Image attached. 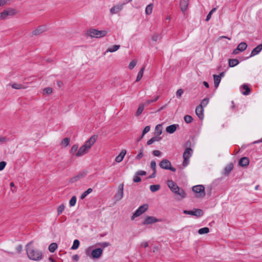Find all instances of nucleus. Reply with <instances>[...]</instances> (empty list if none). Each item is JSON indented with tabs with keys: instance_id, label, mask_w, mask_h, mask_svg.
<instances>
[{
	"instance_id": "nucleus-22",
	"label": "nucleus",
	"mask_w": 262,
	"mask_h": 262,
	"mask_svg": "<svg viewBox=\"0 0 262 262\" xmlns=\"http://www.w3.org/2000/svg\"><path fill=\"white\" fill-rule=\"evenodd\" d=\"M249 163V160L247 157H243L239 161V165L242 167L248 166Z\"/></svg>"
},
{
	"instance_id": "nucleus-31",
	"label": "nucleus",
	"mask_w": 262,
	"mask_h": 262,
	"mask_svg": "<svg viewBox=\"0 0 262 262\" xmlns=\"http://www.w3.org/2000/svg\"><path fill=\"white\" fill-rule=\"evenodd\" d=\"M162 133V128L160 124L156 126L155 128V134L157 136H160Z\"/></svg>"
},
{
	"instance_id": "nucleus-1",
	"label": "nucleus",
	"mask_w": 262,
	"mask_h": 262,
	"mask_svg": "<svg viewBox=\"0 0 262 262\" xmlns=\"http://www.w3.org/2000/svg\"><path fill=\"white\" fill-rule=\"evenodd\" d=\"M33 242H29L26 245V251L29 259L38 261L42 258V252L32 246Z\"/></svg>"
},
{
	"instance_id": "nucleus-7",
	"label": "nucleus",
	"mask_w": 262,
	"mask_h": 262,
	"mask_svg": "<svg viewBox=\"0 0 262 262\" xmlns=\"http://www.w3.org/2000/svg\"><path fill=\"white\" fill-rule=\"evenodd\" d=\"M192 190L194 192L198 193V196L201 198L205 196V188L203 185H199L192 187Z\"/></svg>"
},
{
	"instance_id": "nucleus-24",
	"label": "nucleus",
	"mask_w": 262,
	"mask_h": 262,
	"mask_svg": "<svg viewBox=\"0 0 262 262\" xmlns=\"http://www.w3.org/2000/svg\"><path fill=\"white\" fill-rule=\"evenodd\" d=\"M247 47V45L245 42H242L238 45L237 47V50H239L241 52L245 51Z\"/></svg>"
},
{
	"instance_id": "nucleus-8",
	"label": "nucleus",
	"mask_w": 262,
	"mask_h": 262,
	"mask_svg": "<svg viewBox=\"0 0 262 262\" xmlns=\"http://www.w3.org/2000/svg\"><path fill=\"white\" fill-rule=\"evenodd\" d=\"M183 213L186 214L191 215L196 217H200L203 215V212L200 209H194L192 210H184Z\"/></svg>"
},
{
	"instance_id": "nucleus-63",
	"label": "nucleus",
	"mask_w": 262,
	"mask_h": 262,
	"mask_svg": "<svg viewBox=\"0 0 262 262\" xmlns=\"http://www.w3.org/2000/svg\"><path fill=\"white\" fill-rule=\"evenodd\" d=\"M152 102H154L153 100H152V99H151V100H146L145 102L144 105H149L150 103H151Z\"/></svg>"
},
{
	"instance_id": "nucleus-52",
	"label": "nucleus",
	"mask_w": 262,
	"mask_h": 262,
	"mask_svg": "<svg viewBox=\"0 0 262 262\" xmlns=\"http://www.w3.org/2000/svg\"><path fill=\"white\" fill-rule=\"evenodd\" d=\"M141 181V179L139 177V175H137V174L134 176L133 178V181L135 183H138L140 182Z\"/></svg>"
},
{
	"instance_id": "nucleus-29",
	"label": "nucleus",
	"mask_w": 262,
	"mask_h": 262,
	"mask_svg": "<svg viewBox=\"0 0 262 262\" xmlns=\"http://www.w3.org/2000/svg\"><path fill=\"white\" fill-rule=\"evenodd\" d=\"M9 85H10L11 86V87L14 89H17V90H19V89H25V87L22 85L21 84H19V83H13L12 84H8Z\"/></svg>"
},
{
	"instance_id": "nucleus-4",
	"label": "nucleus",
	"mask_w": 262,
	"mask_h": 262,
	"mask_svg": "<svg viewBox=\"0 0 262 262\" xmlns=\"http://www.w3.org/2000/svg\"><path fill=\"white\" fill-rule=\"evenodd\" d=\"M193 153L192 149L190 147L186 148L183 154L184 159L183 166L185 167L189 164V158L191 157Z\"/></svg>"
},
{
	"instance_id": "nucleus-20",
	"label": "nucleus",
	"mask_w": 262,
	"mask_h": 262,
	"mask_svg": "<svg viewBox=\"0 0 262 262\" xmlns=\"http://www.w3.org/2000/svg\"><path fill=\"white\" fill-rule=\"evenodd\" d=\"M126 154V150L122 149L121 150V152L120 153V154L118 156H117L116 158H115V161L117 163L121 162L123 160Z\"/></svg>"
},
{
	"instance_id": "nucleus-14",
	"label": "nucleus",
	"mask_w": 262,
	"mask_h": 262,
	"mask_svg": "<svg viewBox=\"0 0 262 262\" xmlns=\"http://www.w3.org/2000/svg\"><path fill=\"white\" fill-rule=\"evenodd\" d=\"M125 4V3H123L122 4L117 5L114 6L111 9L110 12L112 15L117 14L119 13L123 8V6Z\"/></svg>"
},
{
	"instance_id": "nucleus-41",
	"label": "nucleus",
	"mask_w": 262,
	"mask_h": 262,
	"mask_svg": "<svg viewBox=\"0 0 262 262\" xmlns=\"http://www.w3.org/2000/svg\"><path fill=\"white\" fill-rule=\"evenodd\" d=\"M143 151H144V149H143V147H142L140 150H139V154L137 155V156L136 157V160H140L143 157Z\"/></svg>"
},
{
	"instance_id": "nucleus-55",
	"label": "nucleus",
	"mask_w": 262,
	"mask_h": 262,
	"mask_svg": "<svg viewBox=\"0 0 262 262\" xmlns=\"http://www.w3.org/2000/svg\"><path fill=\"white\" fill-rule=\"evenodd\" d=\"M153 155L154 156H156V157H159L161 155V152L160 151L158 150H153L152 152Z\"/></svg>"
},
{
	"instance_id": "nucleus-45",
	"label": "nucleus",
	"mask_w": 262,
	"mask_h": 262,
	"mask_svg": "<svg viewBox=\"0 0 262 262\" xmlns=\"http://www.w3.org/2000/svg\"><path fill=\"white\" fill-rule=\"evenodd\" d=\"M209 99L208 98H204L201 101L199 105H202L203 107L206 106L209 103Z\"/></svg>"
},
{
	"instance_id": "nucleus-60",
	"label": "nucleus",
	"mask_w": 262,
	"mask_h": 262,
	"mask_svg": "<svg viewBox=\"0 0 262 262\" xmlns=\"http://www.w3.org/2000/svg\"><path fill=\"white\" fill-rule=\"evenodd\" d=\"M152 138H153L154 142L159 141L160 140H161L162 139V137H159V136H155Z\"/></svg>"
},
{
	"instance_id": "nucleus-18",
	"label": "nucleus",
	"mask_w": 262,
	"mask_h": 262,
	"mask_svg": "<svg viewBox=\"0 0 262 262\" xmlns=\"http://www.w3.org/2000/svg\"><path fill=\"white\" fill-rule=\"evenodd\" d=\"M189 4V0H180V6L181 11L185 12L188 7Z\"/></svg>"
},
{
	"instance_id": "nucleus-58",
	"label": "nucleus",
	"mask_w": 262,
	"mask_h": 262,
	"mask_svg": "<svg viewBox=\"0 0 262 262\" xmlns=\"http://www.w3.org/2000/svg\"><path fill=\"white\" fill-rule=\"evenodd\" d=\"M72 259L74 261H78L79 260V255H77V254L73 255V256H72Z\"/></svg>"
},
{
	"instance_id": "nucleus-51",
	"label": "nucleus",
	"mask_w": 262,
	"mask_h": 262,
	"mask_svg": "<svg viewBox=\"0 0 262 262\" xmlns=\"http://www.w3.org/2000/svg\"><path fill=\"white\" fill-rule=\"evenodd\" d=\"M150 126H146L143 129L142 132V135H141V138H143V137L144 136V135L146 133H147L150 130Z\"/></svg>"
},
{
	"instance_id": "nucleus-30",
	"label": "nucleus",
	"mask_w": 262,
	"mask_h": 262,
	"mask_svg": "<svg viewBox=\"0 0 262 262\" xmlns=\"http://www.w3.org/2000/svg\"><path fill=\"white\" fill-rule=\"evenodd\" d=\"M243 88L245 91L243 92V94L244 95H248L250 94L251 90L247 84H244L243 85Z\"/></svg>"
},
{
	"instance_id": "nucleus-25",
	"label": "nucleus",
	"mask_w": 262,
	"mask_h": 262,
	"mask_svg": "<svg viewBox=\"0 0 262 262\" xmlns=\"http://www.w3.org/2000/svg\"><path fill=\"white\" fill-rule=\"evenodd\" d=\"M214 79V84L215 88H217L219 85V83L221 82V78L220 76H217L216 75H213Z\"/></svg>"
},
{
	"instance_id": "nucleus-35",
	"label": "nucleus",
	"mask_w": 262,
	"mask_h": 262,
	"mask_svg": "<svg viewBox=\"0 0 262 262\" xmlns=\"http://www.w3.org/2000/svg\"><path fill=\"white\" fill-rule=\"evenodd\" d=\"M144 69H145L144 67H142L140 69V70L139 71V72L138 73L137 79H136V81H139L142 78Z\"/></svg>"
},
{
	"instance_id": "nucleus-6",
	"label": "nucleus",
	"mask_w": 262,
	"mask_h": 262,
	"mask_svg": "<svg viewBox=\"0 0 262 262\" xmlns=\"http://www.w3.org/2000/svg\"><path fill=\"white\" fill-rule=\"evenodd\" d=\"M148 208V205L147 204H144L141 206H140L134 213L132 216L131 217V220H133L135 217H137L142 214L143 213L145 212Z\"/></svg>"
},
{
	"instance_id": "nucleus-38",
	"label": "nucleus",
	"mask_w": 262,
	"mask_h": 262,
	"mask_svg": "<svg viewBox=\"0 0 262 262\" xmlns=\"http://www.w3.org/2000/svg\"><path fill=\"white\" fill-rule=\"evenodd\" d=\"M144 104H140L136 113V116H139L140 115L144 110Z\"/></svg>"
},
{
	"instance_id": "nucleus-47",
	"label": "nucleus",
	"mask_w": 262,
	"mask_h": 262,
	"mask_svg": "<svg viewBox=\"0 0 262 262\" xmlns=\"http://www.w3.org/2000/svg\"><path fill=\"white\" fill-rule=\"evenodd\" d=\"M43 94L50 95L52 93V89L50 87L45 88L43 90Z\"/></svg>"
},
{
	"instance_id": "nucleus-42",
	"label": "nucleus",
	"mask_w": 262,
	"mask_h": 262,
	"mask_svg": "<svg viewBox=\"0 0 262 262\" xmlns=\"http://www.w3.org/2000/svg\"><path fill=\"white\" fill-rule=\"evenodd\" d=\"M162 37L160 34H155L151 37V39L153 41L156 42L161 39Z\"/></svg>"
},
{
	"instance_id": "nucleus-21",
	"label": "nucleus",
	"mask_w": 262,
	"mask_h": 262,
	"mask_svg": "<svg viewBox=\"0 0 262 262\" xmlns=\"http://www.w3.org/2000/svg\"><path fill=\"white\" fill-rule=\"evenodd\" d=\"M179 127L178 124H172L169 126H168L166 128V132L169 133V134H172L177 129V128Z\"/></svg>"
},
{
	"instance_id": "nucleus-27",
	"label": "nucleus",
	"mask_w": 262,
	"mask_h": 262,
	"mask_svg": "<svg viewBox=\"0 0 262 262\" xmlns=\"http://www.w3.org/2000/svg\"><path fill=\"white\" fill-rule=\"evenodd\" d=\"M153 7L154 5L152 4H150L146 6L145 8V13L146 15H150L151 14Z\"/></svg>"
},
{
	"instance_id": "nucleus-9",
	"label": "nucleus",
	"mask_w": 262,
	"mask_h": 262,
	"mask_svg": "<svg viewBox=\"0 0 262 262\" xmlns=\"http://www.w3.org/2000/svg\"><path fill=\"white\" fill-rule=\"evenodd\" d=\"M162 220L157 219L152 216H147L142 222L143 225H149L156 222H161Z\"/></svg>"
},
{
	"instance_id": "nucleus-2",
	"label": "nucleus",
	"mask_w": 262,
	"mask_h": 262,
	"mask_svg": "<svg viewBox=\"0 0 262 262\" xmlns=\"http://www.w3.org/2000/svg\"><path fill=\"white\" fill-rule=\"evenodd\" d=\"M167 185L170 189L175 194L179 195L181 198L186 197V193L183 189H180L176 183L172 180L167 181Z\"/></svg>"
},
{
	"instance_id": "nucleus-28",
	"label": "nucleus",
	"mask_w": 262,
	"mask_h": 262,
	"mask_svg": "<svg viewBox=\"0 0 262 262\" xmlns=\"http://www.w3.org/2000/svg\"><path fill=\"white\" fill-rule=\"evenodd\" d=\"M57 247L58 246L56 243H52L49 246V250L50 252L53 253L57 249Z\"/></svg>"
},
{
	"instance_id": "nucleus-56",
	"label": "nucleus",
	"mask_w": 262,
	"mask_h": 262,
	"mask_svg": "<svg viewBox=\"0 0 262 262\" xmlns=\"http://www.w3.org/2000/svg\"><path fill=\"white\" fill-rule=\"evenodd\" d=\"M99 245L101 246L102 248H105L110 245V244L108 242H103L98 244Z\"/></svg>"
},
{
	"instance_id": "nucleus-16",
	"label": "nucleus",
	"mask_w": 262,
	"mask_h": 262,
	"mask_svg": "<svg viewBox=\"0 0 262 262\" xmlns=\"http://www.w3.org/2000/svg\"><path fill=\"white\" fill-rule=\"evenodd\" d=\"M204 107L202 105H198L195 109V114L200 119L204 118Z\"/></svg>"
},
{
	"instance_id": "nucleus-34",
	"label": "nucleus",
	"mask_w": 262,
	"mask_h": 262,
	"mask_svg": "<svg viewBox=\"0 0 262 262\" xmlns=\"http://www.w3.org/2000/svg\"><path fill=\"white\" fill-rule=\"evenodd\" d=\"M160 188V185L159 184L157 185H151L150 186V190L151 192H156L159 190Z\"/></svg>"
},
{
	"instance_id": "nucleus-62",
	"label": "nucleus",
	"mask_w": 262,
	"mask_h": 262,
	"mask_svg": "<svg viewBox=\"0 0 262 262\" xmlns=\"http://www.w3.org/2000/svg\"><path fill=\"white\" fill-rule=\"evenodd\" d=\"M212 14V12L210 11L209 12V13L208 14V15H207V17H206V20H205L206 21H208L209 20V19L211 17Z\"/></svg>"
},
{
	"instance_id": "nucleus-46",
	"label": "nucleus",
	"mask_w": 262,
	"mask_h": 262,
	"mask_svg": "<svg viewBox=\"0 0 262 262\" xmlns=\"http://www.w3.org/2000/svg\"><path fill=\"white\" fill-rule=\"evenodd\" d=\"M65 206L63 204L60 205L58 208H57V214L58 215H59L64 210Z\"/></svg>"
},
{
	"instance_id": "nucleus-64",
	"label": "nucleus",
	"mask_w": 262,
	"mask_h": 262,
	"mask_svg": "<svg viewBox=\"0 0 262 262\" xmlns=\"http://www.w3.org/2000/svg\"><path fill=\"white\" fill-rule=\"evenodd\" d=\"M154 142V140H153V138H151L150 140H149L147 142V145H151V144H152Z\"/></svg>"
},
{
	"instance_id": "nucleus-5",
	"label": "nucleus",
	"mask_w": 262,
	"mask_h": 262,
	"mask_svg": "<svg viewBox=\"0 0 262 262\" xmlns=\"http://www.w3.org/2000/svg\"><path fill=\"white\" fill-rule=\"evenodd\" d=\"M160 167L164 169L170 170L172 172H175L176 169L171 166V162L167 159L162 160L159 163Z\"/></svg>"
},
{
	"instance_id": "nucleus-19",
	"label": "nucleus",
	"mask_w": 262,
	"mask_h": 262,
	"mask_svg": "<svg viewBox=\"0 0 262 262\" xmlns=\"http://www.w3.org/2000/svg\"><path fill=\"white\" fill-rule=\"evenodd\" d=\"M262 50V43L258 45L252 51L250 57L254 56L258 54Z\"/></svg>"
},
{
	"instance_id": "nucleus-39",
	"label": "nucleus",
	"mask_w": 262,
	"mask_h": 262,
	"mask_svg": "<svg viewBox=\"0 0 262 262\" xmlns=\"http://www.w3.org/2000/svg\"><path fill=\"white\" fill-rule=\"evenodd\" d=\"M8 12L6 9L4 10L2 12L0 13V19H5L7 16H8Z\"/></svg>"
},
{
	"instance_id": "nucleus-43",
	"label": "nucleus",
	"mask_w": 262,
	"mask_h": 262,
	"mask_svg": "<svg viewBox=\"0 0 262 262\" xmlns=\"http://www.w3.org/2000/svg\"><path fill=\"white\" fill-rule=\"evenodd\" d=\"M77 198L76 196H73L69 202V204L71 207L75 205L76 203Z\"/></svg>"
},
{
	"instance_id": "nucleus-26",
	"label": "nucleus",
	"mask_w": 262,
	"mask_h": 262,
	"mask_svg": "<svg viewBox=\"0 0 262 262\" xmlns=\"http://www.w3.org/2000/svg\"><path fill=\"white\" fill-rule=\"evenodd\" d=\"M239 63V61L237 59H230L229 60V66L234 67Z\"/></svg>"
},
{
	"instance_id": "nucleus-10",
	"label": "nucleus",
	"mask_w": 262,
	"mask_h": 262,
	"mask_svg": "<svg viewBox=\"0 0 262 262\" xmlns=\"http://www.w3.org/2000/svg\"><path fill=\"white\" fill-rule=\"evenodd\" d=\"M123 183L120 184L118 186V190L115 195L116 201H120L123 196Z\"/></svg>"
},
{
	"instance_id": "nucleus-3",
	"label": "nucleus",
	"mask_w": 262,
	"mask_h": 262,
	"mask_svg": "<svg viewBox=\"0 0 262 262\" xmlns=\"http://www.w3.org/2000/svg\"><path fill=\"white\" fill-rule=\"evenodd\" d=\"M107 31L105 30H98L95 29H90L87 31L86 35L91 38H101L106 35Z\"/></svg>"
},
{
	"instance_id": "nucleus-15",
	"label": "nucleus",
	"mask_w": 262,
	"mask_h": 262,
	"mask_svg": "<svg viewBox=\"0 0 262 262\" xmlns=\"http://www.w3.org/2000/svg\"><path fill=\"white\" fill-rule=\"evenodd\" d=\"M47 28L45 26H40L38 27L32 32V34L34 35H39L40 34L46 32L47 31Z\"/></svg>"
},
{
	"instance_id": "nucleus-48",
	"label": "nucleus",
	"mask_w": 262,
	"mask_h": 262,
	"mask_svg": "<svg viewBox=\"0 0 262 262\" xmlns=\"http://www.w3.org/2000/svg\"><path fill=\"white\" fill-rule=\"evenodd\" d=\"M70 142V140L69 138H65L62 140L61 143L63 145L67 146L69 144Z\"/></svg>"
},
{
	"instance_id": "nucleus-54",
	"label": "nucleus",
	"mask_w": 262,
	"mask_h": 262,
	"mask_svg": "<svg viewBox=\"0 0 262 262\" xmlns=\"http://www.w3.org/2000/svg\"><path fill=\"white\" fill-rule=\"evenodd\" d=\"M136 65V61L135 60L132 61L128 66V68L130 70H132Z\"/></svg>"
},
{
	"instance_id": "nucleus-49",
	"label": "nucleus",
	"mask_w": 262,
	"mask_h": 262,
	"mask_svg": "<svg viewBox=\"0 0 262 262\" xmlns=\"http://www.w3.org/2000/svg\"><path fill=\"white\" fill-rule=\"evenodd\" d=\"M150 168L154 172L156 171V162L155 160H152L150 162Z\"/></svg>"
},
{
	"instance_id": "nucleus-53",
	"label": "nucleus",
	"mask_w": 262,
	"mask_h": 262,
	"mask_svg": "<svg viewBox=\"0 0 262 262\" xmlns=\"http://www.w3.org/2000/svg\"><path fill=\"white\" fill-rule=\"evenodd\" d=\"M183 90L182 89H180L178 90L176 92V95L178 98H180L182 96V94L183 93Z\"/></svg>"
},
{
	"instance_id": "nucleus-57",
	"label": "nucleus",
	"mask_w": 262,
	"mask_h": 262,
	"mask_svg": "<svg viewBox=\"0 0 262 262\" xmlns=\"http://www.w3.org/2000/svg\"><path fill=\"white\" fill-rule=\"evenodd\" d=\"M6 165V163L5 161H2L0 162V171L3 170Z\"/></svg>"
},
{
	"instance_id": "nucleus-23",
	"label": "nucleus",
	"mask_w": 262,
	"mask_h": 262,
	"mask_svg": "<svg viewBox=\"0 0 262 262\" xmlns=\"http://www.w3.org/2000/svg\"><path fill=\"white\" fill-rule=\"evenodd\" d=\"M233 164L232 163H229L224 168V174L228 175L233 170Z\"/></svg>"
},
{
	"instance_id": "nucleus-32",
	"label": "nucleus",
	"mask_w": 262,
	"mask_h": 262,
	"mask_svg": "<svg viewBox=\"0 0 262 262\" xmlns=\"http://www.w3.org/2000/svg\"><path fill=\"white\" fill-rule=\"evenodd\" d=\"M93 191V189L91 188L88 189L86 191L83 192L80 196V199L83 200L89 194L91 193Z\"/></svg>"
},
{
	"instance_id": "nucleus-11",
	"label": "nucleus",
	"mask_w": 262,
	"mask_h": 262,
	"mask_svg": "<svg viewBox=\"0 0 262 262\" xmlns=\"http://www.w3.org/2000/svg\"><path fill=\"white\" fill-rule=\"evenodd\" d=\"M98 138V136L94 135L91 136L90 139L87 140L85 144H84V146H86V147L88 148V149H90L92 145L95 143L97 139Z\"/></svg>"
},
{
	"instance_id": "nucleus-17",
	"label": "nucleus",
	"mask_w": 262,
	"mask_h": 262,
	"mask_svg": "<svg viewBox=\"0 0 262 262\" xmlns=\"http://www.w3.org/2000/svg\"><path fill=\"white\" fill-rule=\"evenodd\" d=\"M89 150V149L86 147V146L83 145L78 149L77 152L76 154V156L78 157H81L86 154Z\"/></svg>"
},
{
	"instance_id": "nucleus-50",
	"label": "nucleus",
	"mask_w": 262,
	"mask_h": 262,
	"mask_svg": "<svg viewBox=\"0 0 262 262\" xmlns=\"http://www.w3.org/2000/svg\"><path fill=\"white\" fill-rule=\"evenodd\" d=\"M78 145L77 144L73 145L71 149V153L74 154L78 149Z\"/></svg>"
},
{
	"instance_id": "nucleus-13",
	"label": "nucleus",
	"mask_w": 262,
	"mask_h": 262,
	"mask_svg": "<svg viewBox=\"0 0 262 262\" xmlns=\"http://www.w3.org/2000/svg\"><path fill=\"white\" fill-rule=\"evenodd\" d=\"M86 171H81V172H79L78 174L75 176V177L72 178L70 180V182H71L72 183H75V182H77V181H78L79 180L85 177L86 176Z\"/></svg>"
},
{
	"instance_id": "nucleus-40",
	"label": "nucleus",
	"mask_w": 262,
	"mask_h": 262,
	"mask_svg": "<svg viewBox=\"0 0 262 262\" xmlns=\"http://www.w3.org/2000/svg\"><path fill=\"white\" fill-rule=\"evenodd\" d=\"M184 121L187 123H191L193 121V118L188 115H185L184 117Z\"/></svg>"
},
{
	"instance_id": "nucleus-61",
	"label": "nucleus",
	"mask_w": 262,
	"mask_h": 262,
	"mask_svg": "<svg viewBox=\"0 0 262 262\" xmlns=\"http://www.w3.org/2000/svg\"><path fill=\"white\" fill-rule=\"evenodd\" d=\"M91 247L88 248L85 250V253L88 256H91L90 253L91 254Z\"/></svg>"
},
{
	"instance_id": "nucleus-12",
	"label": "nucleus",
	"mask_w": 262,
	"mask_h": 262,
	"mask_svg": "<svg viewBox=\"0 0 262 262\" xmlns=\"http://www.w3.org/2000/svg\"><path fill=\"white\" fill-rule=\"evenodd\" d=\"M103 249L101 248H96L92 251L91 256L94 259L99 258L102 255Z\"/></svg>"
},
{
	"instance_id": "nucleus-33",
	"label": "nucleus",
	"mask_w": 262,
	"mask_h": 262,
	"mask_svg": "<svg viewBox=\"0 0 262 262\" xmlns=\"http://www.w3.org/2000/svg\"><path fill=\"white\" fill-rule=\"evenodd\" d=\"M119 45H114L112 47L108 48V49L106 50V52H114L118 50L120 48Z\"/></svg>"
},
{
	"instance_id": "nucleus-59",
	"label": "nucleus",
	"mask_w": 262,
	"mask_h": 262,
	"mask_svg": "<svg viewBox=\"0 0 262 262\" xmlns=\"http://www.w3.org/2000/svg\"><path fill=\"white\" fill-rule=\"evenodd\" d=\"M136 174L139 176H145L146 172L143 170H140L137 172Z\"/></svg>"
},
{
	"instance_id": "nucleus-44",
	"label": "nucleus",
	"mask_w": 262,
	"mask_h": 262,
	"mask_svg": "<svg viewBox=\"0 0 262 262\" xmlns=\"http://www.w3.org/2000/svg\"><path fill=\"white\" fill-rule=\"evenodd\" d=\"M8 12V14L9 16H13L16 14V11L14 9L9 8L8 9H6Z\"/></svg>"
},
{
	"instance_id": "nucleus-37",
	"label": "nucleus",
	"mask_w": 262,
	"mask_h": 262,
	"mask_svg": "<svg viewBox=\"0 0 262 262\" xmlns=\"http://www.w3.org/2000/svg\"><path fill=\"white\" fill-rule=\"evenodd\" d=\"M209 232V229L208 227H204V228L200 229L198 230V233L200 234L208 233Z\"/></svg>"
},
{
	"instance_id": "nucleus-36",
	"label": "nucleus",
	"mask_w": 262,
	"mask_h": 262,
	"mask_svg": "<svg viewBox=\"0 0 262 262\" xmlns=\"http://www.w3.org/2000/svg\"><path fill=\"white\" fill-rule=\"evenodd\" d=\"M80 242L78 239H75L73 242V244L71 248L72 250H76L78 248L79 246Z\"/></svg>"
}]
</instances>
